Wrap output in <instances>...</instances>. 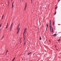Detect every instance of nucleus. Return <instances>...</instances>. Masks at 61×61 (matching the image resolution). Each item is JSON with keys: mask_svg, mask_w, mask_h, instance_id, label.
I'll return each mask as SVG.
<instances>
[{"mask_svg": "<svg viewBox=\"0 0 61 61\" xmlns=\"http://www.w3.org/2000/svg\"><path fill=\"white\" fill-rule=\"evenodd\" d=\"M13 4H14V2H13V3H12V8H13V7H14V5H13Z\"/></svg>", "mask_w": 61, "mask_h": 61, "instance_id": "20e7f679", "label": "nucleus"}, {"mask_svg": "<svg viewBox=\"0 0 61 61\" xmlns=\"http://www.w3.org/2000/svg\"><path fill=\"white\" fill-rule=\"evenodd\" d=\"M52 28H50V32L51 31V29Z\"/></svg>", "mask_w": 61, "mask_h": 61, "instance_id": "5701e85b", "label": "nucleus"}, {"mask_svg": "<svg viewBox=\"0 0 61 61\" xmlns=\"http://www.w3.org/2000/svg\"><path fill=\"white\" fill-rule=\"evenodd\" d=\"M23 2H24V0H22Z\"/></svg>", "mask_w": 61, "mask_h": 61, "instance_id": "2f4dec72", "label": "nucleus"}, {"mask_svg": "<svg viewBox=\"0 0 61 61\" xmlns=\"http://www.w3.org/2000/svg\"><path fill=\"white\" fill-rule=\"evenodd\" d=\"M60 1V0H59L58 1V2H59Z\"/></svg>", "mask_w": 61, "mask_h": 61, "instance_id": "c85d7f7f", "label": "nucleus"}, {"mask_svg": "<svg viewBox=\"0 0 61 61\" xmlns=\"http://www.w3.org/2000/svg\"><path fill=\"white\" fill-rule=\"evenodd\" d=\"M31 0V1H32V0Z\"/></svg>", "mask_w": 61, "mask_h": 61, "instance_id": "f704fd0d", "label": "nucleus"}, {"mask_svg": "<svg viewBox=\"0 0 61 61\" xmlns=\"http://www.w3.org/2000/svg\"><path fill=\"white\" fill-rule=\"evenodd\" d=\"M57 8V6L56 7H55V9H56Z\"/></svg>", "mask_w": 61, "mask_h": 61, "instance_id": "dca6fc26", "label": "nucleus"}, {"mask_svg": "<svg viewBox=\"0 0 61 61\" xmlns=\"http://www.w3.org/2000/svg\"><path fill=\"white\" fill-rule=\"evenodd\" d=\"M42 40V38H41V37H40V40Z\"/></svg>", "mask_w": 61, "mask_h": 61, "instance_id": "4468645a", "label": "nucleus"}, {"mask_svg": "<svg viewBox=\"0 0 61 61\" xmlns=\"http://www.w3.org/2000/svg\"><path fill=\"white\" fill-rule=\"evenodd\" d=\"M25 37H24V41H25Z\"/></svg>", "mask_w": 61, "mask_h": 61, "instance_id": "b1692460", "label": "nucleus"}, {"mask_svg": "<svg viewBox=\"0 0 61 61\" xmlns=\"http://www.w3.org/2000/svg\"><path fill=\"white\" fill-rule=\"evenodd\" d=\"M49 41L50 42H51V41H50V40H49Z\"/></svg>", "mask_w": 61, "mask_h": 61, "instance_id": "c756f323", "label": "nucleus"}, {"mask_svg": "<svg viewBox=\"0 0 61 61\" xmlns=\"http://www.w3.org/2000/svg\"><path fill=\"white\" fill-rule=\"evenodd\" d=\"M15 57L14 58V59H13L12 61H14V60H15Z\"/></svg>", "mask_w": 61, "mask_h": 61, "instance_id": "f8f14e48", "label": "nucleus"}, {"mask_svg": "<svg viewBox=\"0 0 61 61\" xmlns=\"http://www.w3.org/2000/svg\"><path fill=\"white\" fill-rule=\"evenodd\" d=\"M60 41H61V40L60 39H59L57 41L58 42H60Z\"/></svg>", "mask_w": 61, "mask_h": 61, "instance_id": "423d86ee", "label": "nucleus"}, {"mask_svg": "<svg viewBox=\"0 0 61 61\" xmlns=\"http://www.w3.org/2000/svg\"><path fill=\"white\" fill-rule=\"evenodd\" d=\"M7 52H8V50H7V51H6V53H7Z\"/></svg>", "mask_w": 61, "mask_h": 61, "instance_id": "6ab92c4d", "label": "nucleus"}, {"mask_svg": "<svg viewBox=\"0 0 61 61\" xmlns=\"http://www.w3.org/2000/svg\"><path fill=\"white\" fill-rule=\"evenodd\" d=\"M3 17H4V15H3V16L2 17V19L3 18Z\"/></svg>", "mask_w": 61, "mask_h": 61, "instance_id": "4be33fe9", "label": "nucleus"}, {"mask_svg": "<svg viewBox=\"0 0 61 61\" xmlns=\"http://www.w3.org/2000/svg\"><path fill=\"white\" fill-rule=\"evenodd\" d=\"M55 47H56V46H55Z\"/></svg>", "mask_w": 61, "mask_h": 61, "instance_id": "72a5a7b5", "label": "nucleus"}, {"mask_svg": "<svg viewBox=\"0 0 61 61\" xmlns=\"http://www.w3.org/2000/svg\"><path fill=\"white\" fill-rule=\"evenodd\" d=\"M53 28H52V30L51 31L52 33H53Z\"/></svg>", "mask_w": 61, "mask_h": 61, "instance_id": "9d476101", "label": "nucleus"}, {"mask_svg": "<svg viewBox=\"0 0 61 61\" xmlns=\"http://www.w3.org/2000/svg\"><path fill=\"white\" fill-rule=\"evenodd\" d=\"M13 23H12L10 27V30H12V26H13Z\"/></svg>", "mask_w": 61, "mask_h": 61, "instance_id": "f03ea898", "label": "nucleus"}, {"mask_svg": "<svg viewBox=\"0 0 61 61\" xmlns=\"http://www.w3.org/2000/svg\"><path fill=\"white\" fill-rule=\"evenodd\" d=\"M26 29H27V28H26V29H25L24 32V34H25V32H26Z\"/></svg>", "mask_w": 61, "mask_h": 61, "instance_id": "7ed1b4c3", "label": "nucleus"}, {"mask_svg": "<svg viewBox=\"0 0 61 61\" xmlns=\"http://www.w3.org/2000/svg\"><path fill=\"white\" fill-rule=\"evenodd\" d=\"M57 50V49H56V50Z\"/></svg>", "mask_w": 61, "mask_h": 61, "instance_id": "c9c22d12", "label": "nucleus"}, {"mask_svg": "<svg viewBox=\"0 0 61 61\" xmlns=\"http://www.w3.org/2000/svg\"><path fill=\"white\" fill-rule=\"evenodd\" d=\"M19 26H20V24H19V25H18V27H19Z\"/></svg>", "mask_w": 61, "mask_h": 61, "instance_id": "2eb2a0df", "label": "nucleus"}, {"mask_svg": "<svg viewBox=\"0 0 61 61\" xmlns=\"http://www.w3.org/2000/svg\"><path fill=\"white\" fill-rule=\"evenodd\" d=\"M48 24H47V28L46 29H47V27H48Z\"/></svg>", "mask_w": 61, "mask_h": 61, "instance_id": "ddd939ff", "label": "nucleus"}, {"mask_svg": "<svg viewBox=\"0 0 61 61\" xmlns=\"http://www.w3.org/2000/svg\"><path fill=\"white\" fill-rule=\"evenodd\" d=\"M8 23H7V26H8Z\"/></svg>", "mask_w": 61, "mask_h": 61, "instance_id": "a878e982", "label": "nucleus"}, {"mask_svg": "<svg viewBox=\"0 0 61 61\" xmlns=\"http://www.w3.org/2000/svg\"><path fill=\"white\" fill-rule=\"evenodd\" d=\"M51 20H50V25H51Z\"/></svg>", "mask_w": 61, "mask_h": 61, "instance_id": "a211bd4d", "label": "nucleus"}, {"mask_svg": "<svg viewBox=\"0 0 61 61\" xmlns=\"http://www.w3.org/2000/svg\"><path fill=\"white\" fill-rule=\"evenodd\" d=\"M53 23V25H55V21H54Z\"/></svg>", "mask_w": 61, "mask_h": 61, "instance_id": "0eeeda50", "label": "nucleus"}, {"mask_svg": "<svg viewBox=\"0 0 61 61\" xmlns=\"http://www.w3.org/2000/svg\"><path fill=\"white\" fill-rule=\"evenodd\" d=\"M7 27H8V26H7L6 27V28H7Z\"/></svg>", "mask_w": 61, "mask_h": 61, "instance_id": "393cba45", "label": "nucleus"}, {"mask_svg": "<svg viewBox=\"0 0 61 61\" xmlns=\"http://www.w3.org/2000/svg\"><path fill=\"white\" fill-rule=\"evenodd\" d=\"M31 53V52L29 53H28L27 55H29Z\"/></svg>", "mask_w": 61, "mask_h": 61, "instance_id": "1a4fd4ad", "label": "nucleus"}, {"mask_svg": "<svg viewBox=\"0 0 61 61\" xmlns=\"http://www.w3.org/2000/svg\"><path fill=\"white\" fill-rule=\"evenodd\" d=\"M56 11L54 15H56Z\"/></svg>", "mask_w": 61, "mask_h": 61, "instance_id": "412c9836", "label": "nucleus"}, {"mask_svg": "<svg viewBox=\"0 0 61 61\" xmlns=\"http://www.w3.org/2000/svg\"><path fill=\"white\" fill-rule=\"evenodd\" d=\"M19 30L18 31L17 33V34H18V33H19Z\"/></svg>", "mask_w": 61, "mask_h": 61, "instance_id": "9b49d317", "label": "nucleus"}, {"mask_svg": "<svg viewBox=\"0 0 61 61\" xmlns=\"http://www.w3.org/2000/svg\"><path fill=\"white\" fill-rule=\"evenodd\" d=\"M57 43H58V42H57Z\"/></svg>", "mask_w": 61, "mask_h": 61, "instance_id": "4c0bfd02", "label": "nucleus"}, {"mask_svg": "<svg viewBox=\"0 0 61 61\" xmlns=\"http://www.w3.org/2000/svg\"><path fill=\"white\" fill-rule=\"evenodd\" d=\"M11 1H12V0H11Z\"/></svg>", "mask_w": 61, "mask_h": 61, "instance_id": "e433bc0d", "label": "nucleus"}, {"mask_svg": "<svg viewBox=\"0 0 61 61\" xmlns=\"http://www.w3.org/2000/svg\"><path fill=\"white\" fill-rule=\"evenodd\" d=\"M27 3H25V8L24 9V10L25 11L26 9V6H27Z\"/></svg>", "mask_w": 61, "mask_h": 61, "instance_id": "f257e3e1", "label": "nucleus"}, {"mask_svg": "<svg viewBox=\"0 0 61 61\" xmlns=\"http://www.w3.org/2000/svg\"><path fill=\"white\" fill-rule=\"evenodd\" d=\"M31 1V4H32V1Z\"/></svg>", "mask_w": 61, "mask_h": 61, "instance_id": "7c9ffc66", "label": "nucleus"}, {"mask_svg": "<svg viewBox=\"0 0 61 61\" xmlns=\"http://www.w3.org/2000/svg\"><path fill=\"white\" fill-rule=\"evenodd\" d=\"M2 24H1L0 25V27H1V26Z\"/></svg>", "mask_w": 61, "mask_h": 61, "instance_id": "aec40b11", "label": "nucleus"}, {"mask_svg": "<svg viewBox=\"0 0 61 61\" xmlns=\"http://www.w3.org/2000/svg\"><path fill=\"white\" fill-rule=\"evenodd\" d=\"M4 36H3V37H2V39H3V38H4Z\"/></svg>", "mask_w": 61, "mask_h": 61, "instance_id": "cd10ccee", "label": "nucleus"}, {"mask_svg": "<svg viewBox=\"0 0 61 61\" xmlns=\"http://www.w3.org/2000/svg\"><path fill=\"white\" fill-rule=\"evenodd\" d=\"M17 30L18 31H19V27H18L17 28Z\"/></svg>", "mask_w": 61, "mask_h": 61, "instance_id": "6e6552de", "label": "nucleus"}, {"mask_svg": "<svg viewBox=\"0 0 61 61\" xmlns=\"http://www.w3.org/2000/svg\"><path fill=\"white\" fill-rule=\"evenodd\" d=\"M25 43H24V46H25Z\"/></svg>", "mask_w": 61, "mask_h": 61, "instance_id": "bb28decb", "label": "nucleus"}, {"mask_svg": "<svg viewBox=\"0 0 61 61\" xmlns=\"http://www.w3.org/2000/svg\"><path fill=\"white\" fill-rule=\"evenodd\" d=\"M57 35L56 34H54L52 35V36H56Z\"/></svg>", "mask_w": 61, "mask_h": 61, "instance_id": "39448f33", "label": "nucleus"}, {"mask_svg": "<svg viewBox=\"0 0 61 61\" xmlns=\"http://www.w3.org/2000/svg\"><path fill=\"white\" fill-rule=\"evenodd\" d=\"M0 31H1V30L0 29Z\"/></svg>", "mask_w": 61, "mask_h": 61, "instance_id": "473e14b6", "label": "nucleus"}, {"mask_svg": "<svg viewBox=\"0 0 61 61\" xmlns=\"http://www.w3.org/2000/svg\"><path fill=\"white\" fill-rule=\"evenodd\" d=\"M50 28H52V26L51 25Z\"/></svg>", "mask_w": 61, "mask_h": 61, "instance_id": "f3484780", "label": "nucleus"}]
</instances>
